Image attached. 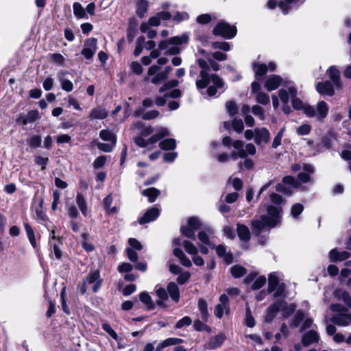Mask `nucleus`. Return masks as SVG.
Returning a JSON list of instances; mask_svg holds the SVG:
<instances>
[{
  "mask_svg": "<svg viewBox=\"0 0 351 351\" xmlns=\"http://www.w3.org/2000/svg\"><path fill=\"white\" fill-rule=\"evenodd\" d=\"M64 73H58V79L61 84L62 88L66 91V92H71L72 91L73 88V83L68 80L63 78Z\"/></svg>",
  "mask_w": 351,
  "mask_h": 351,
  "instance_id": "nucleus-40",
  "label": "nucleus"
},
{
  "mask_svg": "<svg viewBox=\"0 0 351 351\" xmlns=\"http://www.w3.org/2000/svg\"><path fill=\"white\" fill-rule=\"evenodd\" d=\"M73 14L77 19L87 18L86 12L80 3L75 2L73 5Z\"/></svg>",
  "mask_w": 351,
  "mask_h": 351,
  "instance_id": "nucleus-39",
  "label": "nucleus"
},
{
  "mask_svg": "<svg viewBox=\"0 0 351 351\" xmlns=\"http://www.w3.org/2000/svg\"><path fill=\"white\" fill-rule=\"evenodd\" d=\"M180 231L182 234L186 237L187 238L192 239H195L196 230L189 226L187 224L185 226H182L180 228Z\"/></svg>",
  "mask_w": 351,
  "mask_h": 351,
  "instance_id": "nucleus-45",
  "label": "nucleus"
},
{
  "mask_svg": "<svg viewBox=\"0 0 351 351\" xmlns=\"http://www.w3.org/2000/svg\"><path fill=\"white\" fill-rule=\"evenodd\" d=\"M270 138V133L265 128L255 129V142L257 145L267 143Z\"/></svg>",
  "mask_w": 351,
  "mask_h": 351,
  "instance_id": "nucleus-17",
  "label": "nucleus"
},
{
  "mask_svg": "<svg viewBox=\"0 0 351 351\" xmlns=\"http://www.w3.org/2000/svg\"><path fill=\"white\" fill-rule=\"evenodd\" d=\"M179 84V82L177 80H171L165 83L159 89L160 93H164L167 90L172 88L176 87Z\"/></svg>",
  "mask_w": 351,
  "mask_h": 351,
  "instance_id": "nucleus-52",
  "label": "nucleus"
},
{
  "mask_svg": "<svg viewBox=\"0 0 351 351\" xmlns=\"http://www.w3.org/2000/svg\"><path fill=\"white\" fill-rule=\"evenodd\" d=\"M76 203H77L78 207L80 208L81 212L82 213V214L85 217H86L87 216L86 203L85 198L84 197V196L82 194H80V193L77 194Z\"/></svg>",
  "mask_w": 351,
  "mask_h": 351,
  "instance_id": "nucleus-41",
  "label": "nucleus"
},
{
  "mask_svg": "<svg viewBox=\"0 0 351 351\" xmlns=\"http://www.w3.org/2000/svg\"><path fill=\"white\" fill-rule=\"evenodd\" d=\"M267 215H261L260 219L252 221V230L256 235L260 234L267 228H274L279 221L280 218V210L276 206L271 205L267 208Z\"/></svg>",
  "mask_w": 351,
  "mask_h": 351,
  "instance_id": "nucleus-2",
  "label": "nucleus"
},
{
  "mask_svg": "<svg viewBox=\"0 0 351 351\" xmlns=\"http://www.w3.org/2000/svg\"><path fill=\"white\" fill-rule=\"evenodd\" d=\"M140 300L146 306L148 310L154 309L155 304L151 296L147 292H142L139 294Z\"/></svg>",
  "mask_w": 351,
  "mask_h": 351,
  "instance_id": "nucleus-34",
  "label": "nucleus"
},
{
  "mask_svg": "<svg viewBox=\"0 0 351 351\" xmlns=\"http://www.w3.org/2000/svg\"><path fill=\"white\" fill-rule=\"evenodd\" d=\"M160 192L156 188L152 187L145 189L142 191V195L148 197L149 202L152 203L155 202Z\"/></svg>",
  "mask_w": 351,
  "mask_h": 351,
  "instance_id": "nucleus-33",
  "label": "nucleus"
},
{
  "mask_svg": "<svg viewBox=\"0 0 351 351\" xmlns=\"http://www.w3.org/2000/svg\"><path fill=\"white\" fill-rule=\"evenodd\" d=\"M160 210L156 207H153L147 210V212L139 219V223L144 224L154 221L160 215Z\"/></svg>",
  "mask_w": 351,
  "mask_h": 351,
  "instance_id": "nucleus-18",
  "label": "nucleus"
},
{
  "mask_svg": "<svg viewBox=\"0 0 351 351\" xmlns=\"http://www.w3.org/2000/svg\"><path fill=\"white\" fill-rule=\"evenodd\" d=\"M278 97L282 104H288L289 98L291 97L289 90V86L287 87V88H281L278 91Z\"/></svg>",
  "mask_w": 351,
  "mask_h": 351,
  "instance_id": "nucleus-47",
  "label": "nucleus"
},
{
  "mask_svg": "<svg viewBox=\"0 0 351 351\" xmlns=\"http://www.w3.org/2000/svg\"><path fill=\"white\" fill-rule=\"evenodd\" d=\"M212 233H213V231L210 229L208 230V233L204 231H200V232H199V233L197 234V237H198L199 241L202 244H206V245H208L209 247H210L211 248H214L215 245H213L210 241V238H209V234H212Z\"/></svg>",
  "mask_w": 351,
  "mask_h": 351,
  "instance_id": "nucleus-35",
  "label": "nucleus"
},
{
  "mask_svg": "<svg viewBox=\"0 0 351 351\" xmlns=\"http://www.w3.org/2000/svg\"><path fill=\"white\" fill-rule=\"evenodd\" d=\"M351 323V313L343 314L340 316L339 324L342 326H346Z\"/></svg>",
  "mask_w": 351,
  "mask_h": 351,
  "instance_id": "nucleus-64",
  "label": "nucleus"
},
{
  "mask_svg": "<svg viewBox=\"0 0 351 351\" xmlns=\"http://www.w3.org/2000/svg\"><path fill=\"white\" fill-rule=\"evenodd\" d=\"M39 118V112L37 110H30L26 115L28 123H32Z\"/></svg>",
  "mask_w": 351,
  "mask_h": 351,
  "instance_id": "nucleus-63",
  "label": "nucleus"
},
{
  "mask_svg": "<svg viewBox=\"0 0 351 351\" xmlns=\"http://www.w3.org/2000/svg\"><path fill=\"white\" fill-rule=\"evenodd\" d=\"M282 83V80L280 76L273 75L267 79L265 83V87L268 91H271L276 89Z\"/></svg>",
  "mask_w": 351,
  "mask_h": 351,
  "instance_id": "nucleus-20",
  "label": "nucleus"
},
{
  "mask_svg": "<svg viewBox=\"0 0 351 351\" xmlns=\"http://www.w3.org/2000/svg\"><path fill=\"white\" fill-rule=\"evenodd\" d=\"M289 90L292 101L293 108L296 110H303V112L304 113L305 108L308 105L304 104L299 98L296 97L297 90L293 86L289 85Z\"/></svg>",
  "mask_w": 351,
  "mask_h": 351,
  "instance_id": "nucleus-15",
  "label": "nucleus"
},
{
  "mask_svg": "<svg viewBox=\"0 0 351 351\" xmlns=\"http://www.w3.org/2000/svg\"><path fill=\"white\" fill-rule=\"evenodd\" d=\"M50 60L55 64L62 65L64 62V58L60 53H53L50 55Z\"/></svg>",
  "mask_w": 351,
  "mask_h": 351,
  "instance_id": "nucleus-62",
  "label": "nucleus"
},
{
  "mask_svg": "<svg viewBox=\"0 0 351 351\" xmlns=\"http://www.w3.org/2000/svg\"><path fill=\"white\" fill-rule=\"evenodd\" d=\"M112 203V197L111 195H107L104 199V208L108 210L110 213H114L117 212L116 207L111 208L110 206Z\"/></svg>",
  "mask_w": 351,
  "mask_h": 351,
  "instance_id": "nucleus-48",
  "label": "nucleus"
},
{
  "mask_svg": "<svg viewBox=\"0 0 351 351\" xmlns=\"http://www.w3.org/2000/svg\"><path fill=\"white\" fill-rule=\"evenodd\" d=\"M287 3L280 1L278 3V7L281 9L283 14H286L293 6H298L302 3L304 0H285Z\"/></svg>",
  "mask_w": 351,
  "mask_h": 351,
  "instance_id": "nucleus-21",
  "label": "nucleus"
},
{
  "mask_svg": "<svg viewBox=\"0 0 351 351\" xmlns=\"http://www.w3.org/2000/svg\"><path fill=\"white\" fill-rule=\"evenodd\" d=\"M328 113V106L324 101H319L316 108L312 106L305 108L304 114L307 117L315 118L317 121L323 122Z\"/></svg>",
  "mask_w": 351,
  "mask_h": 351,
  "instance_id": "nucleus-5",
  "label": "nucleus"
},
{
  "mask_svg": "<svg viewBox=\"0 0 351 351\" xmlns=\"http://www.w3.org/2000/svg\"><path fill=\"white\" fill-rule=\"evenodd\" d=\"M335 88H336L335 84L329 81H325L323 82H318L316 85L317 91L323 95L332 96L335 95Z\"/></svg>",
  "mask_w": 351,
  "mask_h": 351,
  "instance_id": "nucleus-14",
  "label": "nucleus"
},
{
  "mask_svg": "<svg viewBox=\"0 0 351 351\" xmlns=\"http://www.w3.org/2000/svg\"><path fill=\"white\" fill-rule=\"evenodd\" d=\"M252 66L257 80H260V78L262 77L268 71L267 66L265 64H258L256 62H254Z\"/></svg>",
  "mask_w": 351,
  "mask_h": 351,
  "instance_id": "nucleus-32",
  "label": "nucleus"
},
{
  "mask_svg": "<svg viewBox=\"0 0 351 351\" xmlns=\"http://www.w3.org/2000/svg\"><path fill=\"white\" fill-rule=\"evenodd\" d=\"M199 66L201 68V79L196 81L197 88H204L209 86L207 89L208 96H215L217 89L222 88L223 82L218 75L215 74H209V65L206 61L202 59L197 60Z\"/></svg>",
  "mask_w": 351,
  "mask_h": 351,
  "instance_id": "nucleus-1",
  "label": "nucleus"
},
{
  "mask_svg": "<svg viewBox=\"0 0 351 351\" xmlns=\"http://www.w3.org/2000/svg\"><path fill=\"white\" fill-rule=\"evenodd\" d=\"M311 130V126L309 124H302L297 129V134L298 135L304 136L307 135Z\"/></svg>",
  "mask_w": 351,
  "mask_h": 351,
  "instance_id": "nucleus-61",
  "label": "nucleus"
},
{
  "mask_svg": "<svg viewBox=\"0 0 351 351\" xmlns=\"http://www.w3.org/2000/svg\"><path fill=\"white\" fill-rule=\"evenodd\" d=\"M230 272L234 278H238L246 274V269L241 265H236L231 267Z\"/></svg>",
  "mask_w": 351,
  "mask_h": 351,
  "instance_id": "nucleus-44",
  "label": "nucleus"
},
{
  "mask_svg": "<svg viewBox=\"0 0 351 351\" xmlns=\"http://www.w3.org/2000/svg\"><path fill=\"white\" fill-rule=\"evenodd\" d=\"M166 74L162 73L160 66L158 65H152L147 71L145 81L151 82L154 85H158L166 80Z\"/></svg>",
  "mask_w": 351,
  "mask_h": 351,
  "instance_id": "nucleus-7",
  "label": "nucleus"
},
{
  "mask_svg": "<svg viewBox=\"0 0 351 351\" xmlns=\"http://www.w3.org/2000/svg\"><path fill=\"white\" fill-rule=\"evenodd\" d=\"M155 292L158 298V300H157L156 302V305L161 307H165V303L168 299V295L166 290L162 287L156 286L155 288Z\"/></svg>",
  "mask_w": 351,
  "mask_h": 351,
  "instance_id": "nucleus-25",
  "label": "nucleus"
},
{
  "mask_svg": "<svg viewBox=\"0 0 351 351\" xmlns=\"http://www.w3.org/2000/svg\"><path fill=\"white\" fill-rule=\"evenodd\" d=\"M212 47L215 49H218L224 51H228L230 49V46L227 42H214L212 43Z\"/></svg>",
  "mask_w": 351,
  "mask_h": 351,
  "instance_id": "nucleus-55",
  "label": "nucleus"
},
{
  "mask_svg": "<svg viewBox=\"0 0 351 351\" xmlns=\"http://www.w3.org/2000/svg\"><path fill=\"white\" fill-rule=\"evenodd\" d=\"M214 35L219 36L226 39H230L235 36L237 28L225 21L219 22L213 30Z\"/></svg>",
  "mask_w": 351,
  "mask_h": 351,
  "instance_id": "nucleus-6",
  "label": "nucleus"
},
{
  "mask_svg": "<svg viewBox=\"0 0 351 351\" xmlns=\"http://www.w3.org/2000/svg\"><path fill=\"white\" fill-rule=\"evenodd\" d=\"M189 36L186 34H182L180 36H173L167 40H162L158 44V49L160 51H165V55H177L181 52V47L184 43H187Z\"/></svg>",
  "mask_w": 351,
  "mask_h": 351,
  "instance_id": "nucleus-3",
  "label": "nucleus"
},
{
  "mask_svg": "<svg viewBox=\"0 0 351 351\" xmlns=\"http://www.w3.org/2000/svg\"><path fill=\"white\" fill-rule=\"evenodd\" d=\"M226 339L223 333H219L208 339V340L202 346L204 350H216L220 348Z\"/></svg>",
  "mask_w": 351,
  "mask_h": 351,
  "instance_id": "nucleus-9",
  "label": "nucleus"
},
{
  "mask_svg": "<svg viewBox=\"0 0 351 351\" xmlns=\"http://www.w3.org/2000/svg\"><path fill=\"white\" fill-rule=\"evenodd\" d=\"M165 347L167 348L171 346H174L183 343L184 340L180 338L170 337L162 341Z\"/></svg>",
  "mask_w": 351,
  "mask_h": 351,
  "instance_id": "nucleus-59",
  "label": "nucleus"
},
{
  "mask_svg": "<svg viewBox=\"0 0 351 351\" xmlns=\"http://www.w3.org/2000/svg\"><path fill=\"white\" fill-rule=\"evenodd\" d=\"M233 147L237 150V152H233L230 154V158L236 160L238 158H245V154L243 148V143L241 141L237 140L232 143Z\"/></svg>",
  "mask_w": 351,
  "mask_h": 351,
  "instance_id": "nucleus-19",
  "label": "nucleus"
},
{
  "mask_svg": "<svg viewBox=\"0 0 351 351\" xmlns=\"http://www.w3.org/2000/svg\"><path fill=\"white\" fill-rule=\"evenodd\" d=\"M252 113L258 117L261 121H264L265 119V115L264 113L263 108L260 106L255 105L252 108Z\"/></svg>",
  "mask_w": 351,
  "mask_h": 351,
  "instance_id": "nucleus-54",
  "label": "nucleus"
},
{
  "mask_svg": "<svg viewBox=\"0 0 351 351\" xmlns=\"http://www.w3.org/2000/svg\"><path fill=\"white\" fill-rule=\"evenodd\" d=\"M281 275L277 272H273L269 274L268 278V291L273 292L277 288V285L280 282Z\"/></svg>",
  "mask_w": 351,
  "mask_h": 351,
  "instance_id": "nucleus-22",
  "label": "nucleus"
},
{
  "mask_svg": "<svg viewBox=\"0 0 351 351\" xmlns=\"http://www.w3.org/2000/svg\"><path fill=\"white\" fill-rule=\"evenodd\" d=\"M108 115V112L105 108L97 107L91 110L89 117L91 120L104 119Z\"/></svg>",
  "mask_w": 351,
  "mask_h": 351,
  "instance_id": "nucleus-26",
  "label": "nucleus"
},
{
  "mask_svg": "<svg viewBox=\"0 0 351 351\" xmlns=\"http://www.w3.org/2000/svg\"><path fill=\"white\" fill-rule=\"evenodd\" d=\"M237 234L239 239L243 241H247L250 239V230L245 225L237 224Z\"/></svg>",
  "mask_w": 351,
  "mask_h": 351,
  "instance_id": "nucleus-31",
  "label": "nucleus"
},
{
  "mask_svg": "<svg viewBox=\"0 0 351 351\" xmlns=\"http://www.w3.org/2000/svg\"><path fill=\"white\" fill-rule=\"evenodd\" d=\"M245 324L248 327H254L255 326V320L252 317L250 308H246L245 312Z\"/></svg>",
  "mask_w": 351,
  "mask_h": 351,
  "instance_id": "nucleus-57",
  "label": "nucleus"
},
{
  "mask_svg": "<svg viewBox=\"0 0 351 351\" xmlns=\"http://www.w3.org/2000/svg\"><path fill=\"white\" fill-rule=\"evenodd\" d=\"M99 136L104 141H111L113 145L115 144V136L111 132L107 130H101L99 132Z\"/></svg>",
  "mask_w": 351,
  "mask_h": 351,
  "instance_id": "nucleus-46",
  "label": "nucleus"
},
{
  "mask_svg": "<svg viewBox=\"0 0 351 351\" xmlns=\"http://www.w3.org/2000/svg\"><path fill=\"white\" fill-rule=\"evenodd\" d=\"M88 285L93 284V291L96 293L100 289L103 280L100 278V272L98 269L91 270L84 280Z\"/></svg>",
  "mask_w": 351,
  "mask_h": 351,
  "instance_id": "nucleus-10",
  "label": "nucleus"
},
{
  "mask_svg": "<svg viewBox=\"0 0 351 351\" xmlns=\"http://www.w3.org/2000/svg\"><path fill=\"white\" fill-rule=\"evenodd\" d=\"M219 303L215 306L214 310L215 315L221 319L223 315H228L230 312L229 298L227 295L222 294L219 299Z\"/></svg>",
  "mask_w": 351,
  "mask_h": 351,
  "instance_id": "nucleus-8",
  "label": "nucleus"
},
{
  "mask_svg": "<svg viewBox=\"0 0 351 351\" xmlns=\"http://www.w3.org/2000/svg\"><path fill=\"white\" fill-rule=\"evenodd\" d=\"M192 323V320L191 317L189 316H185L180 319L176 324V328H182L184 326H188L191 325Z\"/></svg>",
  "mask_w": 351,
  "mask_h": 351,
  "instance_id": "nucleus-58",
  "label": "nucleus"
},
{
  "mask_svg": "<svg viewBox=\"0 0 351 351\" xmlns=\"http://www.w3.org/2000/svg\"><path fill=\"white\" fill-rule=\"evenodd\" d=\"M319 335L314 330H310L306 333L302 338V343L304 346H308L314 342H317Z\"/></svg>",
  "mask_w": 351,
  "mask_h": 351,
  "instance_id": "nucleus-30",
  "label": "nucleus"
},
{
  "mask_svg": "<svg viewBox=\"0 0 351 351\" xmlns=\"http://www.w3.org/2000/svg\"><path fill=\"white\" fill-rule=\"evenodd\" d=\"M326 74L328 76L330 82H332L337 89H341L343 88V83L341 80L340 71L337 66H330L326 71Z\"/></svg>",
  "mask_w": 351,
  "mask_h": 351,
  "instance_id": "nucleus-13",
  "label": "nucleus"
},
{
  "mask_svg": "<svg viewBox=\"0 0 351 351\" xmlns=\"http://www.w3.org/2000/svg\"><path fill=\"white\" fill-rule=\"evenodd\" d=\"M282 184L290 186L292 189L298 188L299 185L298 182L292 176H285Z\"/></svg>",
  "mask_w": 351,
  "mask_h": 351,
  "instance_id": "nucleus-50",
  "label": "nucleus"
},
{
  "mask_svg": "<svg viewBox=\"0 0 351 351\" xmlns=\"http://www.w3.org/2000/svg\"><path fill=\"white\" fill-rule=\"evenodd\" d=\"M198 308L202 319L207 321L209 314L208 312L206 301L202 298L199 299L198 301Z\"/></svg>",
  "mask_w": 351,
  "mask_h": 351,
  "instance_id": "nucleus-38",
  "label": "nucleus"
},
{
  "mask_svg": "<svg viewBox=\"0 0 351 351\" xmlns=\"http://www.w3.org/2000/svg\"><path fill=\"white\" fill-rule=\"evenodd\" d=\"M334 138V135L332 133H328L322 137V144L326 148L328 149L332 145V141Z\"/></svg>",
  "mask_w": 351,
  "mask_h": 351,
  "instance_id": "nucleus-53",
  "label": "nucleus"
},
{
  "mask_svg": "<svg viewBox=\"0 0 351 351\" xmlns=\"http://www.w3.org/2000/svg\"><path fill=\"white\" fill-rule=\"evenodd\" d=\"M149 6L147 0H137L136 6V14L140 18H143L146 14Z\"/></svg>",
  "mask_w": 351,
  "mask_h": 351,
  "instance_id": "nucleus-27",
  "label": "nucleus"
},
{
  "mask_svg": "<svg viewBox=\"0 0 351 351\" xmlns=\"http://www.w3.org/2000/svg\"><path fill=\"white\" fill-rule=\"evenodd\" d=\"M97 40L96 38H90L86 40L81 53L86 59H90L97 51Z\"/></svg>",
  "mask_w": 351,
  "mask_h": 351,
  "instance_id": "nucleus-11",
  "label": "nucleus"
},
{
  "mask_svg": "<svg viewBox=\"0 0 351 351\" xmlns=\"http://www.w3.org/2000/svg\"><path fill=\"white\" fill-rule=\"evenodd\" d=\"M285 131V127L282 128L276 136L274 137L273 142H272V147L276 149L281 144L282 138L284 135Z\"/></svg>",
  "mask_w": 351,
  "mask_h": 351,
  "instance_id": "nucleus-49",
  "label": "nucleus"
},
{
  "mask_svg": "<svg viewBox=\"0 0 351 351\" xmlns=\"http://www.w3.org/2000/svg\"><path fill=\"white\" fill-rule=\"evenodd\" d=\"M286 306V302L283 300L278 301L267 308L265 321L270 322L275 317L276 313L283 310Z\"/></svg>",
  "mask_w": 351,
  "mask_h": 351,
  "instance_id": "nucleus-12",
  "label": "nucleus"
},
{
  "mask_svg": "<svg viewBox=\"0 0 351 351\" xmlns=\"http://www.w3.org/2000/svg\"><path fill=\"white\" fill-rule=\"evenodd\" d=\"M159 147L163 150H173L176 147V141L173 138H166L160 142Z\"/></svg>",
  "mask_w": 351,
  "mask_h": 351,
  "instance_id": "nucleus-36",
  "label": "nucleus"
},
{
  "mask_svg": "<svg viewBox=\"0 0 351 351\" xmlns=\"http://www.w3.org/2000/svg\"><path fill=\"white\" fill-rule=\"evenodd\" d=\"M41 136L39 135H33L27 139V143L32 148H38L41 145Z\"/></svg>",
  "mask_w": 351,
  "mask_h": 351,
  "instance_id": "nucleus-43",
  "label": "nucleus"
},
{
  "mask_svg": "<svg viewBox=\"0 0 351 351\" xmlns=\"http://www.w3.org/2000/svg\"><path fill=\"white\" fill-rule=\"evenodd\" d=\"M51 235L49 238V245L53 249V254L57 259H60L62 257V252L60 250V245L62 244L60 239L56 238L55 236L54 230L51 231Z\"/></svg>",
  "mask_w": 351,
  "mask_h": 351,
  "instance_id": "nucleus-16",
  "label": "nucleus"
},
{
  "mask_svg": "<svg viewBox=\"0 0 351 351\" xmlns=\"http://www.w3.org/2000/svg\"><path fill=\"white\" fill-rule=\"evenodd\" d=\"M24 228L27 236V238L32 245V246L35 249L37 247V243L35 238V234L32 227L27 223H24Z\"/></svg>",
  "mask_w": 351,
  "mask_h": 351,
  "instance_id": "nucleus-37",
  "label": "nucleus"
},
{
  "mask_svg": "<svg viewBox=\"0 0 351 351\" xmlns=\"http://www.w3.org/2000/svg\"><path fill=\"white\" fill-rule=\"evenodd\" d=\"M156 134L150 137L148 140H145L141 136H138L134 138L135 143L141 147H146L148 149H152L154 147V144L161 138L169 135V132L166 128H158L155 129Z\"/></svg>",
  "mask_w": 351,
  "mask_h": 351,
  "instance_id": "nucleus-4",
  "label": "nucleus"
},
{
  "mask_svg": "<svg viewBox=\"0 0 351 351\" xmlns=\"http://www.w3.org/2000/svg\"><path fill=\"white\" fill-rule=\"evenodd\" d=\"M182 244L185 251L191 256H193V255L198 254L197 247L191 241L185 240L182 242Z\"/></svg>",
  "mask_w": 351,
  "mask_h": 351,
  "instance_id": "nucleus-42",
  "label": "nucleus"
},
{
  "mask_svg": "<svg viewBox=\"0 0 351 351\" xmlns=\"http://www.w3.org/2000/svg\"><path fill=\"white\" fill-rule=\"evenodd\" d=\"M276 191L282 193L285 195H291L292 193V189L285 185V184L279 183L276 186Z\"/></svg>",
  "mask_w": 351,
  "mask_h": 351,
  "instance_id": "nucleus-60",
  "label": "nucleus"
},
{
  "mask_svg": "<svg viewBox=\"0 0 351 351\" xmlns=\"http://www.w3.org/2000/svg\"><path fill=\"white\" fill-rule=\"evenodd\" d=\"M217 254L223 258V261L226 264H230L232 262L233 256L231 253L226 252V247L223 245H219L217 246H215Z\"/></svg>",
  "mask_w": 351,
  "mask_h": 351,
  "instance_id": "nucleus-23",
  "label": "nucleus"
},
{
  "mask_svg": "<svg viewBox=\"0 0 351 351\" xmlns=\"http://www.w3.org/2000/svg\"><path fill=\"white\" fill-rule=\"evenodd\" d=\"M167 291L171 298L178 302L180 300V291L178 285L175 282H169L167 285Z\"/></svg>",
  "mask_w": 351,
  "mask_h": 351,
  "instance_id": "nucleus-28",
  "label": "nucleus"
},
{
  "mask_svg": "<svg viewBox=\"0 0 351 351\" xmlns=\"http://www.w3.org/2000/svg\"><path fill=\"white\" fill-rule=\"evenodd\" d=\"M303 210L304 206L301 204L297 203L292 206L291 209V214L294 218H296L302 213Z\"/></svg>",
  "mask_w": 351,
  "mask_h": 351,
  "instance_id": "nucleus-56",
  "label": "nucleus"
},
{
  "mask_svg": "<svg viewBox=\"0 0 351 351\" xmlns=\"http://www.w3.org/2000/svg\"><path fill=\"white\" fill-rule=\"evenodd\" d=\"M350 257V253L346 251L338 252L333 249L329 252V258L331 261H342Z\"/></svg>",
  "mask_w": 351,
  "mask_h": 351,
  "instance_id": "nucleus-24",
  "label": "nucleus"
},
{
  "mask_svg": "<svg viewBox=\"0 0 351 351\" xmlns=\"http://www.w3.org/2000/svg\"><path fill=\"white\" fill-rule=\"evenodd\" d=\"M256 100L258 103L263 105L268 104L270 101L269 95L262 92H258L256 93Z\"/></svg>",
  "mask_w": 351,
  "mask_h": 351,
  "instance_id": "nucleus-51",
  "label": "nucleus"
},
{
  "mask_svg": "<svg viewBox=\"0 0 351 351\" xmlns=\"http://www.w3.org/2000/svg\"><path fill=\"white\" fill-rule=\"evenodd\" d=\"M335 297L338 300H341L350 308H351V297L345 290L337 289L335 291Z\"/></svg>",
  "mask_w": 351,
  "mask_h": 351,
  "instance_id": "nucleus-29",
  "label": "nucleus"
}]
</instances>
